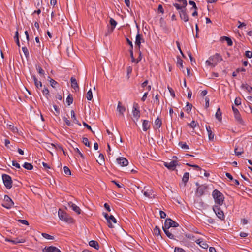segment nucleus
Wrapping results in <instances>:
<instances>
[{
  "mask_svg": "<svg viewBox=\"0 0 252 252\" xmlns=\"http://www.w3.org/2000/svg\"><path fill=\"white\" fill-rule=\"evenodd\" d=\"M117 162L121 166H126L128 164V160L126 158L124 157H119L117 158Z\"/></svg>",
  "mask_w": 252,
  "mask_h": 252,
  "instance_id": "obj_11",
  "label": "nucleus"
},
{
  "mask_svg": "<svg viewBox=\"0 0 252 252\" xmlns=\"http://www.w3.org/2000/svg\"><path fill=\"white\" fill-rule=\"evenodd\" d=\"M197 123L195 121H192L191 123L188 125L192 128H194L196 126Z\"/></svg>",
  "mask_w": 252,
  "mask_h": 252,
  "instance_id": "obj_63",
  "label": "nucleus"
},
{
  "mask_svg": "<svg viewBox=\"0 0 252 252\" xmlns=\"http://www.w3.org/2000/svg\"><path fill=\"white\" fill-rule=\"evenodd\" d=\"M192 106L191 104L189 103V102L187 103L186 110L188 113H189L191 111Z\"/></svg>",
  "mask_w": 252,
  "mask_h": 252,
  "instance_id": "obj_48",
  "label": "nucleus"
},
{
  "mask_svg": "<svg viewBox=\"0 0 252 252\" xmlns=\"http://www.w3.org/2000/svg\"><path fill=\"white\" fill-rule=\"evenodd\" d=\"M206 64L208 66H212L213 67H215V65H214V63L212 61V60H210V58H209V60H207L206 61Z\"/></svg>",
  "mask_w": 252,
  "mask_h": 252,
  "instance_id": "obj_57",
  "label": "nucleus"
},
{
  "mask_svg": "<svg viewBox=\"0 0 252 252\" xmlns=\"http://www.w3.org/2000/svg\"><path fill=\"white\" fill-rule=\"evenodd\" d=\"M246 71V69L244 68H238L236 69V71H234L232 73V76L233 77H236L237 76V73H239V72H245Z\"/></svg>",
  "mask_w": 252,
  "mask_h": 252,
  "instance_id": "obj_37",
  "label": "nucleus"
},
{
  "mask_svg": "<svg viewBox=\"0 0 252 252\" xmlns=\"http://www.w3.org/2000/svg\"><path fill=\"white\" fill-rule=\"evenodd\" d=\"M178 226L179 224L177 222L173 221L170 218H167L165 221L164 225L163 226L165 229H169L171 227H177Z\"/></svg>",
  "mask_w": 252,
  "mask_h": 252,
  "instance_id": "obj_5",
  "label": "nucleus"
},
{
  "mask_svg": "<svg viewBox=\"0 0 252 252\" xmlns=\"http://www.w3.org/2000/svg\"><path fill=\"white\" fill-rule=\"evenodd\" d=\"M63 170H64V173L66 175H71V171L69 169V168L67 167V166H64L63 167Z\"/></svg>",
  "mask_w": 252,
  "mask_h": 252,
  "instance_id": "obj_52",
  "label": "nucleus"
},
{
  "mask_svg": "<svg viewBox=\"0 0 252 252\" xmlns=\"http://www.w3.org/2000/svg\"><path fill=\"white\" fill-rule=\"evenodd\" d=\"M221 115L222 113L220 111V108H218L215 114L216 119H218L219 121H221L222 120Z\"/></svg>",
  "mask_w": 252,
  "mask_h": 252,
  "instance_id": "obj_30",
  "label": "nucleus"
},
{
  "mask_svg": "<svg viewBox=\"0 0 252 252\" xmlns=\"http://www.w3.org/2000/svg\"><path fill=\"white\" fill-rule=\"evenodd\" d=\"M86 98L88 100H91L93 98V93L91 90H89L86 94Z\"/></svg>",
  "mask_w": 252,
  "mask_h": 252,
  "instance_id": "obj_39",
  "label": "nucleus"
},
{
  "mask_svg": "<svg viewBox=\"0 0 252 252\" xmlns=\"http://www.w3.org/2000/svg\"><path fill=\"white\" fill-rule=\"evenodd\" d=\"M41 235L44 238L47 239L53 240L54 239V237L53 236H51L46 233H42Z\"/></svg>",
  "mask_w": 252,
  "mask_h": 252,
  "instance_id": "obj_43",
  "label": "nucleus"
},
{
  "mask_svg": "<svg viewBox=\"0 0 252 252\" xmlns=\"http://www.w3.org/2000/svg\"><path fill=\"white\" fill-rule=\"evenodd\" d=\"M5 240L8 242H10L14 244H16L19 243H24L25 242L24 239H21V240H19L18 238H16L15 240H10L6 239Z\"/></svg>",
  "mask_w": 252,
  "mask_h": 252,
  "instance_id": "obj_26",
  "label": "nucleus"
},
{
  "mask_svg": "<svg viewBox=\"0 0 252 252\" xmlns=\"http://www.w3.org/2000/svg\"><path fill=\"white\" fill-rule=\"evenodd\" d=\"M221 40H225L227 42V45L231 46L233 44V42L230 38L227 36H222L220 38Z\"/></svg>",
  "mask_w": 252,
  "mask_h": 252,
  "instance_id": "obj_27",
  "label": "nucleus"
},
{
  "mask_svg": "<svg viewBox=\"0 0 252 252\" xmlns=\"http://www.w3.org/2000/svg\"><path fill=\"white\" fill-rule=\"evenodd\" d=\"M71 118L73 120L75 124H78L79 126H81V124L77 120V119L76 118L75 112L73 110H72L71 111Z\"/></svg>",
  "mask_w": 252,
  "mask_h": 252,
  "instance_id": "obj_32",
  "label": "nucleus"
},
{
  "mask_svg": "<svg viewBox=\"0 0 252 252\" xmlns=\"http://www.w3.org/2000/svg\"><path fill=\"white\" fill-rule=\"evenodd\" d=\"M213 210L218 218L221 220H225L224 214L220 209V206H218V205H214L213 207Z\"/></svg>",
  "mask_w": 252,
  "mask_h": 252,
  "instance_id": "obj_4",
  "label": "nucleus"
},
{
  "mask_svg": "<svg viewBox=\"0 0 252 252\" xmlns=\"http://www.w3.org/2000/svg\"><path fill=\"white\" fill-rule=\"evenodd\" d=\"M74 150L75 152L78 153L80 156V157H81L82 158H83V159L84 158V156L83 154L81 152V151L79 150V149L78 148H74Z\"/></svg>",
  "mask_w": 252,
  "mask_h": 252,
  "instance_id": "obj_55",
  "label": "nucleus"
},
{
  "mask_svg": "<svg viewBox=\"0 0 252 252\" xmlns=\"http://www.w3.org/2000/svg\"><path fill=\"white\" fill-rule=\"evenodd\" d=\"M99 161L97 160L100 165H102L104 163V157L102 154H100L98 157Z\"/></svg>",
  "mask_w": 252,
  "mask_h": 252,
  "instance_id": "obj_34",
  "label": "nucleus"
},
{
  "mask_svg": "<svg viewBox=\"0 0 252 252\" xmlns=\"http://www.w3.org/2000/svg\"><path fill=\"white\" fill-rule=\"evenodd\" d=\"M83 126L86 127L88 129L91 130L93 133H94V132L92 130V128L90 126H89V125H88L85 122H83Z\"/></svg>",
  "mask_w": 252,
  "mask_h": 252,
  "instance_id": "obj_60",
  "label": "nucleus"
},
{
  "mask_svg": "<svg viewBox=\"0 0 252 252\" xmlns=\"http://www.w3.org/2000/svg\"><path fill=\"white\" fill-rule=\"evenodd\" d=\"M189 4L192 5V7L191 8V9H196V10L198 9L197 7L196 6V3L193 1L189 0Z\"/></svg>",
  "mask_w": 252,
  "mask_h": 252,
  "instance_id": "obj_51",
  "label": "nucleus"
},
{
  "mask_svg": "<svg viewBox=\"0 0 252 252\" xmlns=\"http://www.w3.org/2000/svg\"><path fill=\"white\" fill-rule=\"evenodd\" d=\"M177 65L180 66L181 68H183V60L179 57H177Z\"/></svg>",
  "mask_w": 252,
  "mask_h": 252,
  "instance_id": "obj_49",
  "label": "nucleus"
},
{
  "mask_svg": "<svg viewBox=\"0 0 252 252\" xmlns=\"http://www.w3.org/2000/svg\"><path fill=\"white\" fill-rule=\"evenodd\" d=\"M132 114L133 117L136 119L137 121H138L140 116V111L135 106L133 107Z\"/></svg>",
  "mask_w": 252,
  "mask_h": 252,
  "instance_id": "obj_18",
  "label": "nucleus"
},
{
  "mask_svg": "<svg viewBox=\"0 0 252 252\" xmlns=\"http://www.w3.org/2000/svg\"><path fill=\"white\" fill-rule=\"evenodd\" d=\"M43 252H61L57 247L54 246L45 247L43 250Z\"/></svg>",
  "mask_w": 252,
  "mask_h": 252,
  "instance_id": "obj_12",
  "label": "nucleus"
},
{
  "mask_svg": "<svg viewBox=\"0 0 252 252\" xmlns=\"http://www.w3.org/2000/svg\"><path fill=\"white\" fill-rule=\"evenodd\" d=\"M154 123L155 128L157 129L159 128L162 125L161 120L159 118H158L155 120Z\"/></svg>",
  "mask_w": 252,
  "mask_h": 252,
  "instance_id": "obj_28",
  "label": "nucleus"
},
{
  "mask_svg": "<svg viewBox=\"0 0 252 252\" xmlns=\"http://www.w3.org/2000/svg\"><path fill=\"white\" fill-rule=\"evenodd\" d=\"M212 196L216 203L215 205L220 206L223 204L224 196L221 192L217 189H215L213 191Z\"/></svg>",
  "mask_w": 252,
  "mask_h": 252,
  "instance_id": "obj_1",
  "label": "nucleus"
},
{
  "mask_svg": "<svg viewBox=\"0 0 252 252\" xmlns=\"http://www.w3.org/2000/svg\"><path fill=\"white\" fill-rule=\"evenodd\" d=\"M144 195L149 198H154L155 195L154 194V191L151 189H146L144 188V190H142Z\"/></svg>",
  "mask_w": 252,
  "mask_h": 252,
  "instance_id": "obj_10",
  "label": "nucleus"
},
{
  "mask_svg": "<svg viewBox=\"0 0 252 252\" xmlns=\"http://www.w3.org/2000/svg\"><path fill=\"white\" fill-rule=\"evenodd\" d=\"M68 206L71 208V209L75 212L77 214H80L81 213V209L80 208L77 206L76 204L73 203L71 202L68 203Z\"/></svg>",
  "mask_w": 252,
  "mask_h": 252,
  "instance_id": "obj_15",
  "label": "nucleus"
},
{
  "mask_svg": "<svg viewBox=\"0 0 252 252\" xmlns=\"http://www.w3.org/2000/svg\"><path fill=\"white\" fill-rule=\"evenodd\" d=\"M89 244L91 247H93L96 250H98L99 248V244L96 241L91 240L89 242Z\"/></svg>",
  "mask_w": 252,
  "mask_h": 252,
  "instance_id": "obj_23",
  "label": "nucleus"
},
{
  "mask_svg": "<svg viewBox=\"0 0 252 252\" xmlns=\"http://www.w3.org/2000/svg\"><path fill=\"white\" fill-rule=\"evenodd\" d=\"M23 167L27 170H32L33 169V166L32 164L28 162L24 163Z\"/></svg>",
  "mask_w": 252,
  "mask_h": 252,
  "instance_id": "obj_38",
  "label": "nucleus"
},
{
  "mask_svg": "<svg viewBox=\"0 0 252 252\" xmlns=\"http://www.w3.org/2000/svg\"><path fill=\"white\" fill-rule=\"evenodd\" d=\"M22 51L23 52H24L25 56L27 58L28 57L29 55V51L27 49V48L26 47H23L22 48Z\"/></svg>",
  "mask_w": 252,
  "mask_h": 252,
  "instance_id": "obj_50",
  "label": "nucleus"
},
{
  "mask_svg": "<svg viewBox=\"0 0 252 252\" xmlns=\"http://www.w3.org/2000/svg\"><path fill=\"white\" fill-rule=\"evenodd\" d=\"M234 103L236 105L238 106L241 104V99L240 97H236L234 101Z\"/></svg>",
  "mask_w": 252,
  "mask_h": 252,
  "instance_id": "obj_56",
  "label": "nucleus"
},
{
  "mask_svg": "<svg viewBox=\"0 0 252 252\" xmlns=\"http://www.w3.org/2000/svg\"><path fill=\"white\" fill-rule=\"evenodd\" d=\"M82 142L83 143V144L88 147H90V142L89 141V140L86 137H83L82 138Z\"/></svg>",
  "mask_w": 252,
  "mask_h": 252,
  "instance_id": "obj_45",
  "label": "nucleus"
},
{
  "mask_svg": "<svg viewBox=\"0 0 252 252\" xmlns=\"http://www.w3.org/2000/svg\"><path fill=\"white\" fill-rule=\"evenodd\" d=\"M7 128L9 130H11L13 132L16 133L18 131V129L16 127H15L14 125L12 124L8 125L7 126Z\"/></svg>",
  "mask_w": 252,
  "mask_h": 252,
  "instance_id": "obj_33",
  "label": "nucleus"
},
{
  "mask_svg": "<svg viewBox=\"0 0 252 252\" xmlns=\"http://www.w3.org/2000/svg\"><path fill=\"white\" fill-rule=\"evenodd\" d=\"M189 173L186 172L184 173L183 177L182 178V181L184 183V186H185L186 185V183L188 182L189 179Z\"/></svg>",
  "mask_w": 252,
  "mask_h": 252,
  "instance_id": "obj_29",
  "label": "nucleus"
},
{
  "mask_svg": "<svg viewBox=\"0 0 252 252\" xmlns=\"http://www.w3.org/2000/svg\"><path fill=\"white\" fill-rule=\"evenodd\" d=\"M117 110L119 111L120 114L122 115H123L124 112L126 111V108L122 105V103L120 102H118Z\"/></svg>",
  "mask_w": 252,
  "mask_h": 252,
  "instance_id": "obj_24",
  "label": "nucleus"
},
{
  "mask_svg": "<svg viewBox=\"0 0 252 252\" xmlns=\"http://www.w3.org/2000/svg\"><path fill=\"white\" fill-rule=\"evenodd\" d=\"M234 152L237 156L240 155L242 153H243V150H241V149L239 150L238 148H235L234 149Z\"/></svg>",
  "mask_w": 252,
  "mask_h": 252,
  "instance_id": "obj_54",
  "label": "nucleus"
},
{
  "mask_svg": "<svg viewBox=\"0 0 252 252\" xmlns=\"http://www.w3.org/2000/svg\"><path fill=\"white\" fill-rule=\"evenodd\" d=\"M164 165L168 169L174 170L176 167L178 165V162L175 160H172L169 163L165 162L164 163Z\"/></svg>",
  "mask_w": 252,
  "mask_h": 252,
  "instance_id": "obj_9",
  "label": "nucleus"
},
{
  "mask_svg": "<svg viewBox=\"0 0 252 252\" xmlns=\"http://www.w3.org/2000/svg\"><path fill=\"white\" fill-rule=\"evenodd\" d=\"M242 88H245L248 92H252V87L249 86L247 84H242L241 85Z\"/></svg>",
  "mask_w": 252,
  "mask_h": 252,
  "instance_id": "obj_35",
  "label": "nucleus"
},
{
  "mask_svg": "<svg viewBox=\"0 0 252 252\" xmlns=\"http://www.w3.org/2000/svg\"><path fill=\"white\" fill-rule=\"evenodd\" d=\"M32 77L33 79L34 84H35L36 88L38 89H40L42 86L41 82L40 81H38V79H37V78L36 77V76L34 75L32 76Z\"/></svg>",
  "mask_w": 252,
  "mask_h": 252,
  "instance_id": "obj_21",
  "label": "nucleus"
},
{
  "mask_svg": "<svg viewBox=\"0 0 252 252\" xmlns=\"http://www.w3.org/2000/svg\"><path fill=\"white\" fill-rule=\"evenodd\" d=\"M70 80H71V87L75 91L79 90V86H78V85L77 84L76 79L75 78L72 77L71 78Z\"/></svg>",
  "mask_w": 252,
  "mask_h": 252,
  "instance_id": "obj_19",
  "label": "nucleus"
},
{
  "mask_svg": "<svg viewBox=\"0 0 252 252\" xmlns=\"http://www.w3.org/2000/svg\"><path fill=\"white\" fill-rule=\"evenodd\" d=\"M195 242L200 246L201 248L207 249L208 248V245L205 242L201 240L200 239H198L195 240Z\"/></svg>",
  "mask_w": 252,
  "mask_h": 252,
  "instance_id": "obj_17",
  "label": "nucleus"
},
{
  "mask_svg": "<svg viewBox=\"0 0 252 252\" xmlns=\"http://www.w3.org/2000/svg\"><path fill=\"white\" fill-rule=\"evenodd\" d=\"M179 13L181 19L184 22H186L189 21V17L186 13V8L182 11H179Z\"/></svg>",
  "mask_w": 252,
  "mask_h": 252,
  "instance_id": "obj_13",
  "label": "nucleus"
},
{
  "mask_svg": "<svg viewBox=\"0 0 252 252\" xmlns=\"http://www.w3.org/2000/svg\"><path fill=\"white\" fill-rule=\"evenodd\" d=\"M50 82L51 85L53 88H55L56 87V85L58 84V82H56L55 80H53V79H50Z\"/></svg>",
  "mask_w": 252,
  "mask_h": 252,
  "instance_id": "obj_58",
  "label": "nucleus"
},
{
  "mask_svg": "<svg viewBox=\"0 0 252 252\" xmlns=\"http://www.w3.org/2000/svg\"><path fill=\"white\" fill-rule=\"evenodd\" d=\"M2 180L4 186L7 189H10L12 187V180L11 177L7 174H2Z\"/></svg>",
  "mask_w": 252,
  "mask_h": 252,
  "instance_id": "obj_3",
  "label": "nucleus"
},
{
  "mask_svg": "<svg viewBox=\"0 0 252 252\" xmlns=\"http://www.w3.org/2000/svg\"><path fill=\"white\" fill-rule=\"evenodd\" d=\"M210 60H212L214 65L216 66L218 63L222 61V58L220 54L216 53L214 55L210 57Z\"/></svg>",
  "mask_w": 252,
  "mask_h": 252,
  "instance_id": "obj_7",
  "label": "nucleus"
},
{
  "mask_svg": "<svg viewBox=\"0 0 252 252\" xmlns=\"http://www.w3.org/2000/svg\"><path fill=\"white\" fill-rule=\"evenodd\" d=\"M73 98L71 95L69 94L67 98H66V102L67 103L68 105H70L73 103Z\"/></svg>",
  "mask_w": 252,
  "mask_h": 252,
  "instance_id": "obj_42",
  "label": "nucleus"
},
{
  "mask_svg": "<svg viewBox=\"0 0 252 252\" xmlns=\"http://www.w3.org/2000/svg\"><path fill=\"white\" fill-rule=\"evenodd\" d=\"M206 129L208 132L209 139L210 140H213L214 137V134L212 131L210 126H206Z\"/></svg>",
  "mask_w": 252,
  "mask_h": 252,
  "instance_id": "obj_22",
  "label": "nucleus"
},
{
  "mask_svg": "<svg viewBox=\"0 0 252 252\" xmlns=\"http://www.w3.org/2000/svg\"><path fill=\"white\" fill-rule=\"evenodd\" d=\"M174 6L175 7L177 10L179 11H182V10H184L186 8L187 6H184V4L180 5L178 3H174L173 4Z\"/></svg>",
  "mask_w": 252,
  "mask_h": 252,
  "instance_id": "obj_31",
  "label": "nucleus"
},
{
  "mask_svg": "<svg viewBox=\"0 0 252 252\" xmlns=\"http://www.w3.org/2000/svg\"><path fill=\"white\" fill-rule=\"evenodd\" d=\"M53 107L56 112V113H55V114L56 115H58L60 114V109L59 107L55 105L53 106Z\"/></svg>",
  "mask_w": 252,
  "mask_h": 252,
  "instance_id": "obj_61",
  "label": "nucleus"
},
{
  "mask_svg": "<svg viewBox=\"0 0 252 252\" xmlns=\"http://www.w3.org/2000/svg\"><path fill=\"white\" fill-rule=\"evenodd\" d=\"M174 252H186V251L182 248L180 247H175Z\"/></svg>",
  "mask_w": 252,
  "mask_h": 252,
  "instance_id": "obj_59",
  "label": "nucleus"
},
{
  "mask_svg": "<svg viewBox=\"0 0 252 252\" xmlns=\"http://www.w3.org/2000/svg\"><path fill=\"white\" fill-rule=\"evenodd\" d=\"M42 93L43 94L46 96V97L48 98V96L49 95V91L45 86L44 87V89L42 90Z\"/></svg>",
  "mask_w": 252,
  "mask_h": 252,
  "instance_id": "obj_44",
  "label": "nucleus"
},
{
  "mask_svg": "<svg viewBox=\"0 0 252 252\" xmlns=\"http://www.w3.org/2000/svg\"><path fill=\"white\" fill-rule=\"evenodd\" d=\"M234 117L236 121L239 123H241L242 122V119L241 117L240 113L234 115Z\"/></svg>",
  "mask_w": 252,
  "mask_h": 252,
  "instance_id": "obj_47",
  "label": "nucleus"
},
{
  "mask_svg": "<svg viewBox=\"0 0 252 252\" xmlns=\"http://www.w3.org/2000/svg\"><path fill=\"white\" fill-rule=\"evenodd\" d=\"M150 127V122L148 120H144L142 123V128L144 131H147Z\"/></svg>",
  "mask_w": 252,
  "mask_h": 252,
  "instance_id": "obj_20",
  "label": "nucleus"
},
{
  "mask_svg": "<svg viewBox=\"0 0 252 252\" xmlns=\"http://www.w3.org/2000/svg\"><path fill=\"white\" fill-rule=\"evenodd\" d=\"M154 233L157 236H160V237H161V236L160 235V230L158 226H156L155 227V228L154 229Z\"/></svg>",
  "mask_w": 252,
  "mask_h": 252,
  "instance_id": "obj_36",
  "label": "nucleus"
},
{
  "mask_svg": "<svg viewBox=\"0 0 252 252\" xmlns=\"http://www.w3.org/2000/svg\"><path fill=\"white\" fill-rule=\"evenodd\" d=\"M179 145L184 149H189V146L187 145V144L185 142H180L179 143Z\"/></svg>",
  "mask_w": 252,
  "mask_h": 252,
  "instance_id": "obj_46",
  "label": "nucleus"
},
{
  "mask_svg": "<svg viewBox=\"0 0 252 252\" xmlns=\"http://www.w3.org/2000/svg\"><path fill=\"white\" fill-rule=\"evenodd\" d=\"M14 39L15 40L16 43L17 45H18V46L20 47V42H19V33H18V31H16L15 32Z\"/></svg>",
  "mask_w": 252,
  "mask_h": 252,
  "instance_id": "obj_41",
  "label": "nucleus"
},
{
  "mask_svg": "<svg viewBox=\"0 0 252 252\" xmlns=\"http://www.w3.org/2000/svg\"><path fill=\"white\" fill-rule=\"evenodd\" d=\"M162 228L164 233L169 238L171 239H174V235L169 231L168 229H165L164 226H163Z\"/></svg>",
  "mask_w": 252,
  "mask_h": 252,
  "instance_id": "obj_25",
  "label": "nucleus"
},
{
  "mask_svg": "<svg viewBox=\"0 0 252 252\" xmlns=\"http://www.w3.org/2000/svg\"><path fill=\"white\" fill-rule=\"evenodd\" d=\"M196 185L197 186V193L200 196L202 195L207 189V186L205 185H199L198 183H196Z\"/></svg>",
  "mask_w": 252,
  "mask_h": 252,
  "instance_id": "obj_8",
  "label": "nucleus"
},
{
  "mask_svg": "<svg viewBox=\"0 0 252 252\" xmlns=\"http://www.w3.org/2000/svg\"><path fill=\"white\" fill-rule=\"evenodd\" d=\"M110 24L111 25V29L112 30H113L116 25H117V22L113 18H110Z\"/></svg>",
  "mask_w": 252,
  "mask_h": 252,
  "instance_id": "obj_40",
  "label": "nucleus"
},
{
  "mask_svg": "<svg viewBox=\"0 0 252 252\" xmlns=\"http://www.w3.org/2000/svg\"><path fill=\"white\" fill-rule=\"evenodd\" d=\"M112 222H113L114 223H116L117 222V220L113 215H110L109 217V220L107 222L108 226L110 228L114 227V226L112 224Z\"/></svg>",
  "mask_w": 252,
  "mask_h": 252,
  "instance_id": "obj_16",
  "label": "nucleus"
},
{
  "mask_svg": "<svg viewBox=\"0 0 252 252\" xmlns=\"http://www.w3.org/2000/svg\"><path fill=\"white\" fill-rule=\"evenodd\" d=\"M36 69L38 72V73L40 75L44 74V71L42 69V68L39 66H36Z\"/></svg>",
  "mask_w": 252,
  "mask_h": 252,
  "instance_id": "obj_53",
  "label": "nucleus"
},
{
  "mask_svg": "<svg viewBox=\"0 0 252 252\" xmlns=\"http://www.w3.org/2000/svg\"><path fill=\"white\" fill-rule=\"evenodd\" d=\"M144 42V40L142 37V35L138 33L136 36L135 45L138 47L139 49L140 48L141 43Z\"/></svg>",
  "mask_w": 252,
  "mask_h": 252,
  "instance_id": "obj_14",
  "label": "nucleus"
},
{
  "mask_svg": "<svg viewBox=\"0 0 252 252\" xmlns=\"http://www.w3.org/2000/svg\"><path fill=\"white\" fill-rule=\"evenodd\" d=\"M245 56L249 58H252V52L250 51H247L245 52Z\"/></svg>",
  "mask_w": 252,
  "mask_h": 252,
  "instance_id": "obj_62",
  "label": "nucleus"
},
{
  "mask_svg": "<svg viewBox=\"0 0 252 252\" xmlns=\"http://www.w3.org/2000/svg\"><path fill=\"white\" fill-rule=\"evenodd\" d=\"M14 205V202L8 196L5 195L4 198V202L2 206L7 208L10 209Z\"/></svg>",
  "mask_w": 252,
  "mask_h": 252,
  "instance_id": "obj_6",
  "label": "nucleus"
},
{
  "mask_svg": "<svg viewBox=\"0 0 252 252\" xmlns=\"http://www.w3.org/2000/svg\"><path fill=\"white\" fill-rule=\"evenodd\" d=\"M159 215L161 218L164 219L166 216V213L163 211L160 210L159 211Z\"/></svg>",
  "mask_w": 252,
  "mask_h": 252,
  "instance_id": "obj_64",
  "label": "nucleus"
},
{
  "mask_svg": "<svg viewBox=\"0 0 252 252\" xmlns=\"http://www.w3.org/2000/svg\"><path fill=\"white\" fill-rule=\"evenodd\" d=\"M58 216L60 220L68 223L73 222V219L66 212H64L61 209L58 211Z\"/></svg>",
  "mask_w": 252,
  "mask_h": 252,
  "instance_id": "obj_2",
  "label": "nucleus"
}]
</instances>
